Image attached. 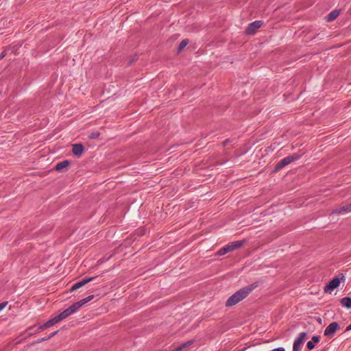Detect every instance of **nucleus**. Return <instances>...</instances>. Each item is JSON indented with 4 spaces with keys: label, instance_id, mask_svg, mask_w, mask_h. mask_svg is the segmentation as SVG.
I'll return each mask as SVG.
<instances>
[{
    "label": "nucleus",
    "instance_id": "nucleus-6",
    "mask_svg": "<svg viewBox=\"0 0 351 351\" xmlns=\"http://www.w3.org/2000/svg\"><path fill=\"white\" fill-rule=\"evenodd\" d=\"M296 158V156H289L283 158L282 160L279 161L275 166V171H279L281 169H282L285 166L288 165L289 164L294 161Z\"/></svg>",
    "mask_w": 351,
    "mask_h": 351
},
{
    "label": "nucleus",
    "instance_id": "nucleus-20",
    "mask_svg": "<svg viewBox=\"0 0 351 351\" xmlns=\"http://www.w3.org/2000/svg\"><path fill=\"white\" fill-rule=\"evenodd\" d=\"M82 306L79 301L73 303L71 306H70V307L71 308V309L73 310V311L75 313L80 308H81Z\"/></svg>",
    "mask_w": 351,
    "mask_h": 351
},
{
    "label": "nucleus",
    "instance_id": "nucleus-13",
    "mask_svg": "<svg viewBox=\"0 0 351 351\" xmlns=\"http://www.w3.org/2000/svg\"><path fill=\"white\" fill-rule=\"evenodd\" d=\"M319 341V337L317 336H313L311 339V341H308L307 348L309 350H312L315 347V343H317Z\"/></svg>",
    "mask_w": 351,
    "mask_h": 351
},
{
    "label": "nucleus",
    "instance_id": "nucleus-19",
    "mask_svg": "<svg viewBox=\"0 0 351 351\" xmlns=\"http://www.w3.org/2000/svg\"><path fill=\"white\" fill-rule=\"evenodd\" d=\"M82 306L79 301L73 303L71 306H70V307L71 308V309L73 310V311L75 313L80 308H81Z\"/></svg>",
    "mask_w": 351,
    "mask_h": 351
},
{
    "label": "nucleus",
    "instance_id": "nucleus-2",
    "mask_svg": "<svg viewBox=\"0 0 351 351\" xmlns=\"http://www.w3.org/2000/svg\"><path fill=\"white\" fill-rule=\"evenodd\" d=\"M74 313L71 308L69 306L66 309H65L64 311H62L61 313H60L58 315L54 317L53 318L49 319L40 326H39L38 330V332H40L47 328H49L58 322H60L61 320H63L66 319L67 317L71 315V314Z\"/></svg>",
    "mask_w": 351,
    "mask_h": 351
},
{
    "label": "nucleus",
    "instance_id": "nucleus-10",
    "mask_svg": "<svg viewBox=\"0 0 351 351\" xmlns=\"http://www.w3.org/2000/svg\"><path fill=\"white\" fill-rule=\"evenodd\" d=\"M306 336V334L305 332H302L300 334V336L294 341L293 346V351H300V346L304 343Z\"/></svg>",
    "mask_w": 351,
    "mask_h": 351
},
{
    "label": "nucleus",
    "instance_id": "nucleus-7",
    "mask_svg": "<svg viewBox=\"0 0 351 351\" xmlns=\"http://www.w3.org/2000/svg\"><path fill=\"white\" fill-rule=\"evenodd\" d=\"M262 26V22L260 21H254L250 23L245 29V33L249 35L254 34L257 30Z\"/></svg>",
    "mask_w": 351,
    "mask_h": 351
},
{
    "label": "nucleus",
    "instance_id": "nucleus-12",
    "mask_svg": "<svg viewBox=\"0 0 351 351\" xmlns=\"http://www.w3.org/2000/svg\"><path fill=\"white\" fill-rule=\"evenodd\" d=\"M335 213L344 215L346 213H348L351 212V203L348 204L345 206H343L339 208L335 209L333 211Z\"/></svg>",
    "mask_w": 351,
    "mask_h": 351
},
{
    "label": "nucleus",
    "instance_id": "nucleus-18",
    "mask_svg": "<svg viewBox=\"0 0 351 351\" xmlns=\"http://www.w3.org/2000/svg\"><path fill=\"white\" fill-rule=\"evenodd\" d=\"M94 298V295H88L82 300H80L82 306H84L85 304L89 302L90 301H91Z\"/></svg>",
    "mask_w": 351,
    "mask_h": 351
},
{
    "label": "nucleus",
    "instance_id": "nucleus-15",
    "mask_svg": "<svg viewBox=\"0 0 351 351\" xmlns=\"http://www.w3.org/2000/svg\"><path fill=\"white\" fill-rule=\"evenodd\" d=\"M192 344V341H187L184 343H182L181 346L176 348L172 351H182V350L185 349L186 348L190 346Z\"/></svg>",
    "mask_w": 351,
    "mask_h": 351
},
{
    "label": "nucleus",
    "instance_id": "nucleus-1",
    "mask_svg": "<svg viewBox=\"0 0 351 351\" xmlns=\"http://www.w3.org/2000/svg\"><path fill=\"white\" fill-rule=\"evenodd\" d=\"M254 287L251 285L239 289L227 298L225 302V307L230 308L236 306L245 300L254 290Z\"/></svg>",
    "mask_w": 351,
    "mask_h": 351
},
{
    "label": "nucleus",
    "instance_id": "nucleus-9",
    "mask_svg": "<svg viewBox=\"0 0 351 351\" xmlns=\"http://www.w3.org/2000/svg\"><path fill=\"white\" fill-rule=\"evenodd\" d=\"M71 165V162L68 160H64L56 164L55 170L58 172L66 171Z\"/></svg>",
    "mask_w": 351,
    "mask_h": 351
},
{
    "label": "nucleus",
    "instance_id": "nucleus-25",
    "mask_svg": "<svg viewBox=\"0 0 351 351\" xmlns=\"http://www.w3.org/2000/svg\"><path fill=\"white\" fill-rule=\"evenodd\" d=\"M55 334H57V332H55L53 334H52L49 338L51 337L52 336H53Z\"/></svg>",
    "mask_w": 351,
    "mask_h": 351
},
{
    "label": "nucleus",
    "instance_id": "nucleus-17",
    "mask_svg": "<svg viewBox=\"0 0 351 351\" xmlns=\"http://www.w3.org/2000/svg\"><path fill=\"white\" fill-rule=\"evenodd\" d=\"M339 14V12L337 10H334V11L331 12L328 16V21H333L338 16Z\"/></svg>",
    "mask_w": 351,
    "mask_h": 351
},
{
    "label": "nucleus",
    "instance_id": "nucleus-11",
    "mask_svg": "<svg viewBox=\"0 0 351 351\" xmlns=\"http://www.w3.org/2000/svg\"><path fill=\"white\" fill-rule=\"evenodd\" d=\"M93 279V277H90V278H85L84 279H82V280L75 283L71 288V291H74L78 289H80V287L84 286L85 285H86L87 283L90 282V281H92V280Z\"/></svg>",
    "mask_w": 351,
    "mask_h": 351
},
{
    "label": "nucleus",
    "instance_id": "nucleus-3",
    "mask_svg": "<svg viewBox=\"0 0 351 351\" xmlns=\"http://www.w3.org/2000/svg\"><path fill=\"white\" fill-rule=\"evenodd\" d=\"M245 243V240H241V241H236L231 243H229L226 246L221 247L218 252H217V256H223L228 253L232 252L235 250H237L242 247L244 244Z\"/></svg>",
    "mask_w": 351,
    "mask_h": 351
},
{
    "label": "nucleus",
    "instance_id": "nucleus-4",
    "mask_svg": "<svg viewBox=\"0 0 351 351\" xmlns=\"http://www.w3.org/2000/svg\"><path fill=\"white\" fill-rule=\"evenodd\" d=\"M344 280L345 276L343 274L334 278L324 287V292L330 293L335 289L337 288L340 285V283L344 281Z\"/></svg>",
    "mask_w": 351,
    "mask_h": 351
},
{
    "label": "nucleus",
    "instance_id": "nucleus-23",
    "mask_svg": "<svg viewBox=\"0 0 351 351\" xmlns=\"http://www.w3.org/2000/svg\"><path fill=\"white\" fill-rule=\"evenodd\" d=\"M272 351H285V350L282 348H278L273 350Z\"/></svg>",
    "mask_w": 351,
    "mask_h": 351
},
{
    "label": "nucleus",
    "instance_id": "nucleus-8",
    "mask_svg": "<svg viewBox=\"0 0 351 351\" xmlns=\"http://www.w3.org/2000/svg\"><path fill=\"white\" fill-rule=\"evenodd\" d=\"M85 151V148L82 143H75L72 145V154L77 157L80 158Z\"/></svg>",
    "mask_w": 351,
    "mask_h": 351
},
{
    "label": "nucleus",
    "instance_id": "nucleus-22",
    "mask_svg": "<svg viewBox=\"0 0 351 351\" xmlns=\"http://www.w3.org/2000/svg\"><path fill=\"white\" fill-rule=\"evenodd\" d=\"M8 304L7 302H4L0 304V311L3 310Z\"/></svg>",
    "mask_w": 351,
    "mask_h": 351
},
{
    "label": "nucleus",
    "instance_id": "nucleus-14",
    "mask_svg": "<svg viewBox=\"0 0 351 351\" xmlns=\"http://www.w3.org/2000/svg\"><path fill=\"white\" fill-rule=\"evenodd\" d=\"M340 302H341V305L343 306L344 307H346V308H348V309L351 308V298H349V297L343 298L340 300Z\"/></svg>",
    "mask_w": 351,
    "mask_h": 351
},
{
    "label": "nucleus",
    "instance_id": "nucleus-24",
    "mask_svg": "<svg viewBox=\"0 0 351 351\" xmlns=\"http://www.w3.org/2000/svg\"><path fill=\"white\" fill-rule=\"evenodd\" d=\"M351 330V324L346 328V331H349Z\"/></svg>",
    "mask_w": 351,
    "mask_h": 351
},
{
    "label": "nucleus",
    "instance_id": "nucleus-16",
    "mask_svg": "<svg viewBox=\"0 0 351 351\" xmlns=\"http://www.w3.org/2000/svg\"><path fill=\"white\" fill-rule=\"evenodd\" d=\"M189 40L188 39H184L182 40L180 44H179V46H178V52H181L186 46L187 45L189 44Z\"/></svg>",
    "mask_w": 351,
    "mask_h": 351
},
{
    "label": "nucleus",
    "instance_id": "nucleus-5",
    "mask_svg": "<svg viewBox=\"0 0 351 351\" xmlns=\"http://www.w3.org/2000/svg\"><path fill=\"white\" fill-rule=\"evenodd\" d=\"M339 328L340 326L337 322H332L326 328L324 335L328 338H332Z\"/></svg>",
    "mask_w": 351,
    "mask_h": 351
},
{
    "label": "nucleus",
    "instance_id": "nucleus-21",
    "mask_svg": "<svg viewBox=\"0 0 351 351\" xmlns=\"http://www.w3.org/2000/svg\"><path fill=\"white\" fill-rule=\"evenodd\" d=\"M99 136H100V133L99 132H93L90 135V138L92 139H95V138H99Z\"/></svg>",
    "mask_w": 351,
    "mask_h": 351
}]
</instances>
